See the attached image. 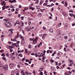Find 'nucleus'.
<instances>
[{
    "label": "nucleus",
    "mask_w": 75,
    "mask_h": 75,
    "mask_svg": "<svg viewBox=\"0 0 75 75\" xmlns=\"http://www.w3.org/2000/svg\"><path fill=\"white\" fill-rule=\"evenodd\" d=\"M4 25L6 27L9 28V27H11V24L10 23L8 22H5L4 23Z\"/></svg>",
    "instance_id": "nucleus-1"
},
{
    "label": "nucleus",
    "mask_w": 75,
    "mask_h": 75,
    "mask_svg": "<svg viewBox=\"0 0 75 75\" xmlns=\"http://www.w3.org/2000/svg\"><path fill=\"white\" fill-rule=\"evenodd\" d=\"M8 65H6L5 66H4L3 67L2 69H4V71H6V70H7L8 69Z\"/></svg>",
    "instance_id": "nucleus-2"
},
{
    "label": "nucleus",
    "mask_w": 75,
    "mask_h": 75,
    "mask_svg": "<svg viewBox=\"0 0 75 75\" xmlns=\"http://www.w3.org/2000/svg\"><path fill=\"white\" fill-rule=\"evenodd\" d=\"M6 55L8 57V58H10V59H15V57H10V56H9V54H8V53H7L6 54Z\"/></svg>",
    "instance_id": "nucleus-3"
},
{
    "label": "nucleus",
    "mask_w": 75,
    "mask_h": 75,
    "mask_svg": "<svg viewBox=\"0 0 75 75\" xmlns=\"http://www.w3.org/2000/svg\"><path fill=\"white\" fill-rule=\"evenodd\" d=\"M62 14L64 16H65V17H67V16H68V14L64 11H63L62 12Z\"/></svg>",
    "instance_id": "nucleus-4"
},
{
    "label": "nucleus",
    "mask_w": 75,
    "mask_h": 75,
    "mask_svg": "<svg viewBox=\"0 0 75 75\" xmlns=\"http://www.w3.org/2000/svg\"><path fill=\"white\" fill-rule=\"evenodd\" d=\"M10 67H13L15 66V64L13 63H11L9 64Z\"/></svg>",
    "instance_id": "nucleus-5"
},
{
    "label": "nucleus",
    "mask_w": 75,
    "mask_h": 75,
    "mask_svg": "<svg viewBox=\"0 0 75 75\" xmlns=\"http://www.w3.org/2000/svg\"><path fill=\"white\" fill-rule=\"evenodd\" d=\"M18 24V25H20V22H19V21H18V20L16 21L15 23V24H14V25H16V24Z\"/></svg>",
    "instance_id": "nucleus-6"
},
{
    "label": "nucleus",
    "mask_w": 75,
    "mask_h": 75,
    "mask_svg": "<svg viewBox=\"0 0 75 75\" xmlns=\"http://www.w3.org/2000/svg\"><path fill=\"white\" fill-rule=\"evenodd\" d=\"M19 37V32H17V35H15V38H18V37Z\"/></svg>",
    "instance_id": "nucleus-7"
},
{
    "label": "nucleus",
    "mask_w": 75,
    "mask_h": 75,
    "mask_svg": "<svg viewBox=\"0 0 75 75\" xmlns=\"http://www.w3.org/2000/svg\"><path fill=\"white\" fill-rule=\"evenodd\" d=\"M25 42L24 39H22V40L21 41V44H24V43Z\"/></svg>",
    "instance_id": "nucleus-8"
},
{
    "label": "nucleus",
    "mask_w": 75,
    "mask_h": 75,
    "mask_svg": "<svg viewBox=\"0 0 75 75\" xmlns=\"http://www.w3.org/2000/svg\"><path fill=\"white\" fill-rule=\"evenodd\" d=\"M61 24H62V23H59L58 25H56V27H57V28H59V27L61 26Z\"/></svg>",
    "instance_id": "nucleus-9"
},
{
    "label": "nucleus",
    "mask_w": 75,
    "mask_h": 75,
    "mask_svg": "<svg viewBox=\"0 0 75 75\" xmlns=\"http://www.w3.org/2000/svg\"><path fill=\"white\" fill-rule=\"evenodd\" d=\"M57 32L58 34H60V33H61V31L60 30L57 29Z\"/></svg>",
    "instance_id": "nucleus-10"
},
{
    "label": "nucleus",
    "mask_w": 75,
    "mask_h": 75,
    "mask_svg": "<svg viewBox=\"0 0 75 75\" xmlns=\"http://www.w3.org/2000/svg\"><path fill=\"white\" fill-rule=\"evenodd\" d=\"M13 45H14L16 47H18L19 46V45L17 44L16 43H13Z\"/></svg>",
    "instance_id": "nucleus-11"
},
{
    "label": "nucleus",
    "mask_w": 75,
    "mask_h": 75,
    "mask_svg": "<svg viewBox=\"0 0 75 75\" xmlns=\"http://www.w3.org/2000/svg\"><path fill=\"white\" fill-rule=\"evenodd\" d=\"M14 55V52H13V53H11L10 55L9 54V57H13Z\"/></svg>",
    "instance_id": "nucleus-12"
},
{
    "label": "nucleus",
    "mask_w": 75,
    "mask_h": 75,
    "mask_svg": "<svg viewBox=\"0 0 75 75\" xmlns=\"http://www.w3.org/2000/svg\"><path fill=\"white\" fill-rule=\"evenodd\" d=\"M9 2L11 3H12L13 2H16V0H13V1H11V0H9Z\"/></svg>",
    "instance_id": "nucleus-13"
},
{
    "label": "nucleus",
    "mask_w": 75,
    "mask_h": 75,
    "mask_svg": "<svg viewBox=\"0 0 75 75\" xmlns=\"http://www.w3.org/2000/svg\"><path fill=\"white\" fill-rule=\"evenodd\" d=\"M47 35L46 34H45L43 35L42 36V39L44 40V39H45V37Z\"/></svg>",
    "instance_id": "nucleus-14"
},
{
    "label": "nucleus",
    "mask_w": 75,
    "mask_h": 75,
    "mask_svg": "<svg viewBox=\"0 0 75 75\" xmlns=\"http://www.w3.org/2000/svg\"><path fill=\"white\" fill-rule=\"evenodd\" d=\"M49 31L50 33H53V31H54V30H53V29H50L49 30Z\"/></svg>",
    "instance_id": "nucleus-15"
},
{
    "label": "nucleus",
    "mask_w": 75,
    "mask_h": 75,
    "mask_svg": "<svg viewBox=\"0 0 75 75\" xmlns=\"http://www.w3.org/2000/svg\"><path fill=\"white\" fill-rule=\"evenodd\" d=\"M9 31L10 32V33H11V34H13V29H11L9 30Z\"/></svg>",
    "instance_id": "nucleus-16"
},
{
    "label": "nucleus",
    "mask_w": 75,
    "mask_h": 75,
    "mask_svg": "<svg viewBox=\"0 0 75 75\" xmlns=\"http://www.w3.org/2000/svg\"><path fill=\"white\" fill-rule=\"evenodd\" d=\"M3 66V63L0 61V67H2Z\"/></svg>",
    "instance_id": "nucleus-17"
},
{
    "label": "nucleus",
    "mask_w": 75,
    "mask_h": 75,
    "mask_svg": "<svg viewBox=\"0 0 75 75\" xmlns=\"http://www.w3.org/2000/svg\"><path fill=\"white\" fill-rule=\"evenodd\" d=\"M64 75H70V73L68 72H66L64 74Z\"/></svg>",
    "instance_id": "nucleus-18"
},
{
    "label": "nucleus",
    "mask_w": 75,
    "mask_h": 75,
    "mask_svg": "<svg viewBox=\"0 0 75 75\" xmlns=\"http://www.w3.org/2000/svg\"><path fill=\"white\" fill-rule=\"evenodd\" d=\"M15 73H16L15 71H12L11 73V75H15L14 74H15Z\"/></svg>",
    "instance_id": "nucleus-19"
},
{
    "label": "nucleus",
    "mask_w": 75,
    "mask_h": 75,
    "mask_svg": "<svg viewBox=\"0 0 75 75\" xmlns=\"http://www.w3.org/2000/svg\"><path fill=\"white\" fill-rule=\"evenodd\" d=\"M69 63L73 64H74V61L72 60H70Z\"/></svg>",
    "instance_id": "nucleus-20"
},
{
    "label": "nucleus",
    "mask_w": 75,
    "mask_h": 75,
    "mask_svg": "<svg viewBox=\"0 0 75 75\" xmlns=\"http://www.w3.org/2000/svg\"><path fill=\"white\" fill-rule=\"evenodd\" d=\"M37 40H38V38H36L35 40H33V42H34V41H36V42H37Z\"/></svg>",
    "instance_id": "nucleus-21"
},
{
    "label": "nucleus",
    "mask_w": 75,
    "mask_h": 75,
    "mask_svg": "<svg viewBox=\"0 0 75 75\" xmlns=\"http://www.w3.org/2000/svg\"><path fill=\"white\" fill-rule=\"evenodd\" d=\"M69 15L70 16H71V17H73V16H74V14L72 13H70L69 14Z\"/></svg>",
    "instance_id": "nucleus-22"
},
{
    "label": "nucleus",
    "mask_w": 75,
    "mask_h": 75,
    "mask_svg": "<svg viewBox=\"0 0 75 75\" xmlns=\"http://www.w3.org/2000/svg\"><path fill=\"white\" fill-rule=\"evenodd\" d=\"M21 26H24V23H23L22 21H21Z\"/></svg>",
    "instance_id": "nucleus-23"
},
{
    "label": "nucleus",
    "mask_w": 75,
    "mask_h": 75,
    "mask_svg": "<svg viewBox=\"0 0 75 75\" xmlns=\"http://www.w3.org/2000/svg\"><path fill=\"white\" fill-rule=\"evenodd\" d=\"M43 2H44V1H43V0L40 1V5H41L42 4V3H43Z\"/></svg>",
    "instance_id": "nucleus-24"
},
{
    "label": "nucleus",
    "mask_w": 75,
    "mask_h": 75,
    "mask_svg": "<svg viewBox=\"0 0 75 75\" xmlns=\"http://www.w3.org/2000/svg\"><path fill=\"white\" fill-rule=\"evenodd\" d=\"M64 38L65 39V40H67L68 38V36H65L64 37Z\"/></svg>",
    "instance_id": "nucleus-25"
},
{
    "label": "nucleus",
    "mask_w": 75,
    "mask_h": 75,
    "mask_svg": "<svg viewBox=\"0 0 75 75\" xmlns=\"http://www.w3.org/2000/svg\"><path fill=\"white\" fill-rule=\"evenodd\" d=\"M6 6H3L2 7V10H4L5 9H6Z\"/></svg>",
    "instance_id": "nucleus-26"
},
{
    "label": "nucleus",
    "mask_w": 75,
    "mask_h": 75,
    "mask_svg": "<svg viewBox=\"0 0 75 75\" xmlns=\"http://www.w3.org/2000/svg\"><path fill=\"white\" fill-rule=\"evenodd\" d=\"M25 60V57H24L22 60V61L23 62Z\"/></svg>",
    "instance_id": "nucleus-27"
},
{
    "label": "nucleus",
    "mask_w": 75,
    "mask_h": 75,
    "mask_svg": "<svg viewBox=\"0 0 75 75\" xmlns=\"http://www.w3.org/2000/svg\"><path fill=\"white\" fill-rule=\"evenodd\" d=\"M36 8H37V9H38V10L39 9H40V6H36Z\"/></svg>",
    "instance_id": "nucleus-28"
},
{
    "label": "nucleus",
    "mask_w": 75,
    "mask_h": 75,
    "mask_svg": "<svg viewBox=\"0 0 75 75\" xmlns=\"http://www.w3.org/2000/svg\"><path fill=\"white\" fill-rule=\"evenodd\" d=\"M12 41H17V39L16 38L13 39H12Z\"/></svg>",
    "instance_id": "nucleus-29"
},
{
    "label": "nucleus",
    "mask_w": 75,
    "mask_h": 75,
    "mask_svg": "<svg viewBox=\"0 0 75 75\" xmlns=\"http://www.w3.org/2000/svg\"><path fill=\"white\" fill-rule=\"evenodd\" d=\"M3 59H4V60H6V57H5V55L3 57H2Z\"/></svg>",
    "instance_id": "nucleus-30"
},
{
    "label": "nucleus",
    "mask_w": 75,
    "mask_h": 75,
    "mask_svg": "<svg viewBox=\"0 0 75 75\" xmlns=\"http://www.w3.org/2000/svg\"><path fill=\"white\" fill-rule=\"evenodd\" d=\"M50 61L51 62H52H52H54V60L52 59H51L50 60Z\"/></svg>",
    "instance_id": "nucleus-31"
},
{
    "label": "nucleus",
    "mask_w": 75,
    "mask_h": 75,
    "mask_svg": "<svg viewBox=\"0 0 75 75\" xmlns=\"http://www.w3.org/2000/svg\"><path fill=\"white\" fill-rule=\"evenodd\" d=\"M72 33H69V36H72Z\"/></svg>",
    "instance_id": "nucleus-32"
},
{
    "label": "nucleus",
    "mask_w": 75,
    "mask_h": 75,
    "mask_svg": "<svg viewBox=\"0 0 75 75\" xmlns=\"http://www.w3.org/2000/svg\"><path fill=\"white\" fill-rule=\"evenodd\" d=\"M39 2V0H37L35 2V4H38V2Z\"/></svg>",
    "instance_id": "nucleus-33"
},
{
    "label": "nucleus",
    "mask_w": 75,
    "mask_h": 75,
    "mask_svg": "<svg viewBox=\"0 0 75 75\" xmlns=\"http://www.w3.org/2000/svg\"><path fill=\"white\" fill-rule=\"evenodd\" d=\"M64 27H65L66 28H68V24H66L65 25Z\"/></svg>",
    "instance_id": "nucleus-34"
},
{
    "label": "nucleus",
    "mask_w": 75,
    "mask_h": 75,
    "mask_svg": "<svg viewBox=\"0 0 75 75\" xmlns=\"http://www.w3.org/2000/svg\"><path fill=\"white\" fill-rule=\"evenodd\" d=\"M24 9L26 11L27 10H28V7H25Z\"/></svg>",
    "instance_id": "nucleus-35"
},
{
    "label": "nucleus",
    "mask_w": 75,
    "mask_h": 75,
    "mask_svg": "<svg viewBox=\"0 0 75 75\" xmlns=\"http://www.w3.org/2000/svg\"><path fill=\"white\" fill-rule=\"evenodd\" d=\"M19 57H23V55L21 54H19Z\"/></svg>",
    "instance_id": "nucleus-36"
},
{
    "label": "nucleus",
    "mask_w": 75,
    "mask_h": 75,
    "mask_svg": "<svg viewBox=\"0 0 75 75\" xmlns=\"http://www.w3.org/2000/svg\"><path fill=\"white\" fill-rule=\"evenodd\" d=\"M72 63H70L69 65V67H72Z\"/></svg>",
    "instance_id": "nucleus-37"
},
{
    "label": "nucleus",
    "mask_w": 75,
    "mask_h": 75,
    "mask_svg": "<svg viewBox=\"0 0 75 75\" xmlns=\"http://www.w3.org/2000/svg\"><path fill=\"white\" fill-rule=\"evenodd\" d=\"M9 47V49H12V48H14V47H11V46H9V47Z\"/></svg>",
    "instance_id": "nucleus-38"
},
{
    "label": "nucleus",
    "mask_w": 75,
    "mask_h": 75,
    "mask_svg": "<svg viewBox=\"0 0 75 75\" xmlns=\"http://www.w3.org/2000/svg\"><path fill=\"white\" fill-rule=\"evenodd\" d=\"M19 37L21 38H23V37L21 36V34L19 35Z\"/></svg>",
    "instance_id": "nucleus-39"
},
{
    "label": "nucleus",
    "mask_w": 75,
    "mask_h": 75,
    "mask_svg": "<svg viewBox=\"0 0 75 75\" xmlns=\"http://www.w3.org/2000/svg\"><path fill=\"white\" fill-rule=\"evenodd\" d=\"M40 75H43V73H42V72L41 71L40 73Z\"/></svg>",
    "instance_id": "nucleus-40"
},
{
    "label": "nucleus",
    "mask_w": 75,
    "mask_h": 75,
    "mask_svg": "<svg viewBox=\"0 0 75 75\" xmlns=\"http://www.w3.org/2000/svg\"><path fill=\"white\" fill-rule=\"evenodd\" d=\"M47 3H45L43 4V5L44 6H47Z\"/></svg>",
    "instance_id": "nucleus-41"
},
{
    "label": "nucleus",
    "mask_w": 75,
    "mask_h": 75,
    "mask_svg": "<svg viewBox=\"0 0 75 75\" xmlns=\"http://www.w3.org/2000/svg\"><path fill=\"white\" fill-rule=\"evenodd\" d=\"M45 59V57H44L42 58V60Z\"/></svg>",
    "instance_id": "nucleus-42"
},
{
    "label": "nucleus",
    "mask_w": 75,
    "mask_h": 75,
    "mask_svg": "<svg viewBox=\"0 0 75 75\" xmlns=\"http://www.w3.org/2000/svg\"><path fill=\"white\" fill-rule=\"evenodd\" d=\"M28 47H29V49H30V48H31V45H29L28 46Z\"/></svg>",
    "instance_id": "nucleus-43"
},
{
    "label": "nucleus",
    "mask_w": 75,
    "mask_h": 75,
    "mask_svg": "<svg viewBox=\"0 0 75 75\" xmlns=\"http://www.w3.org/2000/svg\"><path fill=\"white\" fill-rule=\"evenodd\" d=\"M25 53H27V49H25Z\"/></svg>",
    "instance_id": "nucleus-44"
},
{
    "label": "nucleus",
    "mask_w": 75,
    "mask_h": 75,
    "mask_svg": "<svg viewBox=\"0 0 75 75\" xmlns=\"http://www.w3.org/2000/svg\"><path fill=\"white\" fill-rule=\"evenodd\" d=\"M31 21H30L29 22L28 25H31Z\"/></svg>",
    "instance_id": "nucleus-45"
},
{
    "label": "nucleus",
    "mask_w": 75,
    "mask_h": 75,
    "mask_svg": "<svg viewBox=\"0 0 75 75\" xmlns=\"http://www.w3.org/2000/svg\"><path fill=\"white\" fill-rule=\"evenodd\" d=\"M4 55L5 56L4 53H2V54L1 55V56H4Z\"/></svg>",
    "instance_id": "nucleus-46"
},
{
    "label": "nucleus",
    "mask_w": 75,
    "mask_h": 75,
    "mask_svg": "<svg viewBox=\"0 0 75 75\" xmlns=\"http://www.w3.org/2000/svg\"><path fill=\"white\" fill-rule=\"evenodd\" d=\"M10 51L11 52H13V49L11 48L10 49Z\"/></svg>",
    "instance_id": "nucleus-47"
},
{
    "label": "nucleus",
    "mask_w": 75,
    "mask_h": 75,
    "mask_svg": "<svg viewBox=\"0 0 75 75\" xmlns=\"http://www.w3.org/2000/svg\"><path fill=\"white\" fill-rule=\"evenodd\" d=\"M21 73L22 74H23L24 73V72L23 70H22L21 71Z\"/></svg>",
    "instance_id": "nucleus-48"
},
{
    "label": "nucleus",
    "mask_w": 75,
    "mask_h": 75,
    "mask_svg": "<svg viewBox=\"0 0 75 75\" xmlns=\"http://www.w3.org/2000/svg\"><path fill=\"white\" fill-rule=\"evenodd\" d=\"M11 10L12 12H13V11H15V10L14 9H11Z\"/></svg>",
    "instance_id": "nucleus-49"
},
{
    "label": "nucleus",
    "mask_w": 75,
    "mask_h": 75,
    "mask_svg": "<svg viewBox=\"0 0 75 75\" xmlns=\"http://www.w3.org/2000/svg\"><path fill=\"white\" fill-rule=\"evenodd\" d=\"M35 56L36 57H38V54L37 53H35Z\"/></svg>",
    "instance_id": "nucleus-50"
},
{
    "label": "nucleus",
    "mask_w": 75,
    "mask_h": 75,
    "mask_svg": "<svg viewBox=\"0 0 75 75\" xmlns=\"http://www.w3.org/2000/svg\"><path fill=\"white\" fill-rule=\"evenodd\" d=\"M57 55L58 56H59L60 55V53H57Z\"/></svg>",
    "instance_id": "nucleus-51"
},
{
    "label": "nucleus",
    "mask_w": 75,
    "mask_h": 75,
    "mask_svg": "<svg viewBox=\"0 0 75 75\" xmlns=\"http://www.w3.org/2000/svg\"><path fill=\"white\" fill-rule=\"evenodd\" d=\"M48 72L46 71V70H45L44 72V74H47Z\"/></svg>",
    "instance_id": "nucleus-52"
},
{
    "label": "nucleus",
    "mask_w": 75,
    "mask_h": 75,
    "mask_svg": "<svg viewBox=\"0 0 75 75\" xmlns=\"http://www.w3.org/2000/svg\"><path fill=\"white\" fill-rule=\"evenodd\" d=\"M43 29H44L45 30H46V28L44 26L43 27Z\"/></svg>",
    "instance_id": "nucleus-53"
},
{
    "label": "nucleus",
    "mask_w": 75,
    "mask_h": 75,
    "mask_svg": "<svg viewBox=\"0 0 75 75\" xmlns=\"http://www.w3.org/2000/svg\"><path fill=\"white\" fill-rule=\"evenodd\" d=\"M20 41H18L16 42V44H18L20 43Z\"/></svg>",
    "instance_id": "nucleus-54"
},
{
    "label": "nucleus",
    "mask_w": 75,
    "mask_h": 75,
    "mask_svg": "<svg viewBox=\"0 0 75 75\" xmlns=\"http://www.w3.org/2000/svg\"><path fill=\"white\" fill-rule=\"evenodd\" d=\"M21 18L22 20H23V19H24V17H21Z\"/></svg>",
    "instance_id": "nucleus-55"
},
{
    "label": "nucleus",
    "mask_w": 75,
    "mask_h": 75,
    "mask_svg": "<svg viewBox=\"0 0 75 75\" xmlns=\"http://www.w3.org/2000/svg\"><path fill=\"white\" fill-rule=\"evenodd\" d=\"M69 12H72V13L74 12V11H73V10H71L69 11Z\"/></svg>",
    "instance_id": "nucleus-56"
},
{
    "label": "nucleus",
    "mask_w": 75,
    "mask_h": 75,
    "mask_svg": "<svg viewBox=\"0 0 75 75\" xmlns=\"http://www.w3.org/2000/svg\"><path fill=\"white\" fill-rule=\"evenodd\" d=\"M31 55H35V54H34V53H32L31 54Z\"/></svg>",
    "instance_id": "nucleus-57"
},
{
    "label": "nucleus",
    "mask_w": 75,
    "mask_h": 75,
    "mask_svg": "<svg viewBox=\"0 0 75 75\" xmlns=\"http://www.w3.org/2000/svg\"><path fill=\"white\" fill-rule=\"evenodd\" d=\"M8 36L9 37H11V36H12V35H11V34H9Z\"/></svg>",
    "instance_id": "nucleus-58"
},
{
    "label": "nucleus",
    "mask_w": 75,
    "mask_h": 75,
    "mask_svg": "<svg viewBox=\"0 0 75 75\" xmlns=\"http://www.w3.org/2000/svg\"><path fill=\"white\" fill-rule=\"evenodd\" d=\"M68 19L69 20H71V18L70 17H68Z\"/></svg>",
    "instance_id": "nucleus-59"
},
{
    "label": "nucleus",
    "mask_w": 75,
    "mask_h": 75,
    "mask_svg": "<svg viewBox=\"0 0 75 75\" xmlns=\"http://www.w3.org/2000/svg\"><path fill=\"white\" fill-rule=\"evenodd\" d=\"M54 8H51V11H52L53 10H54Z\"/></svg>",
    "instance_id": "nucleus-60"
},
{
    "label": "nucleus",
    "mask_w": 75,
    "mask_h": 75,
    "mask_svg": "<svg viewBox=\"0 0 75 75\" xmlns=\"http://www.w3.org/2000/svg\"><path fill=\"white\" fill-rule=\"evenodd\" d=\"M10 7L11 8H13V6L12 5H10Z\"/></svg>",
    "instance_id": "nucleus-61"
},
{
    "label": "nucleus",
    "mask_w": 75,
    "mask_h": 75,
    "mask_svg": "<svg viewBox=\"0 0 75 75\" xmlns=\"http://www.w3.org/2000/svg\"><path fill=\"white\" fill-rule=\"evenodd\" d=\"M65 6H67V5H68V3L66 2H65Z\"/></svg>",
    "instance_id": "nucleus-62"
},
{
    "label": "nucleus",
    "mask_w": 75,
    "mask_h": 75,
    "mask_svg": "<svg viewBox=\"0 0 75 75\" xmlns=\"http://www.w3.org/2000/svg\"><path fill=\"white\" fill-rule=\"evenodd\" d=\"M25 61H26V62H29V60H28V59H26V60H25Z\"/></svg>",
    "instance_id": "nucleus-63"
},
{
    "label": "nucleus",
    "mask_w": 75,
    "mask_h": 75,
    "mask_svg": "<svg viewBox=\"0 0 75 75\" xmlns=\"http://www.w3.org/2000/svg\"><path fill=\"white\" fill-rule=\"evenodd\" d=\"M72 26H74V25H75V23H73L72 24Z\"/></svg>",
    "instance_id": "nucleus-64"
}]
</instances>
